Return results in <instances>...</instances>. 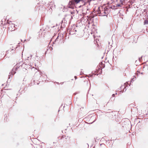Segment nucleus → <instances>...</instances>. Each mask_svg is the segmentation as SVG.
<instances>
[{
    "mask_svg": "<svg viewBox=\"0 0 148 148\" xmlns=\"http://www.w3.org/2000/svg\"><path fill=\"white\" fill-rule=\"evenodd\" d=\"M36 56L37 57H38V56Z\"/></svg>",
    "mask_w": 148,
    "mask_h": 148,
    "instance_id": "nucleus-14",
    "label": "nucleus"
},
{
    "mask_svg": "<svg viewBox=\"0 0 148 148\" xmlns=\"http://www.w3.org/2000/svg\"><path fill=\"white\" fill-rule=\"evenodd\" d=\"M72 3H73V4H74V2H71V4H72Z\"/></svg>",
    "mask_w": 148,
    "mask_h": 148,
    "instance_id": "nucleus-10",
    "label": "nucleus"
},
{
    "mask_svg": "<svg viewBox=\"0 0 148 148\" xmlns=\"http://www.w3.org/2000/svg\"><path fill=\"white\" fill-rule=\"evenodd\" d=\"M148 23V21L147 20H145L144 21V24L145 25L146 24H147Z\"/></svg>",
    "mask_w": 148,
    "mask_h": 148,
    "instance_id": "nucleus-5",
    "label": "nucleus"
},
{
    "mask_svg": "<svg viewBox=\"0 0 148 148\" xmlns=\"http://www.w3.org/2000/svg\"><path fill=\"white\" fill-rule=\"evenodd\" d=\"M140 73V72L138 71L137 72V74L138 75V74H139Z\"/></svg>",
    "mask_w": 148,
    "mask_h": 148,
    "instance_id": "nucleus-8",
    "label": "nucleus"
},
{
    "mask_svg": "<svg viewBox=\"0 0 148 148\" xmlns=\"http://www.w3.org/2000/svg\"><path fill=\"white\" fill-rule=\"evenodd\" d=\"M7 22L8 24V29L10 31H12L15 30V25L12 22L9 20H8Z\"/></svg>",
    "mask_w": 148,
    "mask_h": 148,
    "instance_id": "nucleus-1",
    "label": "nucleus"
},
{
    "mask_svg": "<svg viewBox=\"0 0 148 148\" xmlns=\"http://www.w3.org/2000/svg\"><path fill=\"white\" fill-rule=\"evenodd\" d=\"M36 56L37 57H38V56Z\"/></svg>",
    "mask_w": 148,
    "mask_h": 148,
    "instance_id": "nucleus-12",
    "label": "nucleus"
},
{
    "mask_svg": "<svg viewBox=\"0 0 148 148\" xmlns=\"http://www.w3.org/2000/svg\"><path fill=\"white\" fill-rule=\"evenodd\" d=\"M120 1L121 4H123L124 1V0H120Z\"/></svg>",
    "mask_w": 148,
    "mask_h": 148,
    "instance_id": "nucleus-6",
    "label": "nucleus"
},
{
    "mask_svg": "<svg viewBox=\"0 0 148 148\" xmlns=\"http://www.w3.org/2000/svg\"><path fill=\"white\" fill-rule=\"evenodd\" d=\"M70 138L68 136H63L59 140L60 142L62 143H66L69 140Z\"/></svg>",
    "mask_w": 148,
    "mask_h": 148,
    "instance_id": "nucleus-2",
    "label": "nucleus"
},
{
    "mask_svg": "<svg viewBox=\"0 0 148 148\" xmlns=\"http://www.w3.org/2000/svg\"><path fill=\"white\" fill-rule=\"evenodd\" d=\"M104 145L103 144H100V146H101L102 145Z\"/></svg>",
    "mask_w": 148,
    "mask_h": 148,
    "instance_id": "nucleus-9",
    "label": "nucleus"
},
{
    "mask_svg": "<svg viewBox=\"0 0 148 148\" xmlns=\"http://www.w3.org/2000/svg\"><path fill=\"white\" fill-rule=\"evenodd\" d=\"M112 96H114V94H113Z\"/></svg>",
    "mask_w": 148,
    "mask_h": 148,
    "instance_id": "nucleus-11",
    "label": "nucleus"
},
{
    "mask_svg": "<svg viewBox=\"0 0 148 148\" xmlns=\"http://www.w3.org/2000/svg\"><path fill=\"white\" fill-rule=\"evenodd\" d=\"M36 56L37 57H38V56Z\"/></svg>",
    "mask_w": 148,
    "mask_h": 148,
    "instance_id": "nucleus-13",
    "label": "nucleus"
},
{
    "mask_svg": "<svg viewBox=\"0 0 148 148\" xmlns=\"http://www.w3.org/2000/svg\"><path fill=\"white\" fill-rule=\"evenodd\" d=\"M8 48L10 49H8V51H11L13 50V47L12 46V45H10V46L8 47Z\"/></svg>",
    "mask_w": 148,
    "mask_h": 148,
    "instance_id": "nucleus-4",
    "label": "nucleus"
},
{
    "mask_svg": "<svg viewBox=\"0 0 148 148\" xmlns=\"http://www.w3.org/2000/svg\"><path fill=\"white\" fill-rule=\"evenodd\" d=\"M80 1H82L84 2V5L88 2V0H74L75 3L76 4L78 3Z\"/></svg>",
    "mask_w": 148,
    "mask_h": 148,
    "instance_id": "nucleus-3",
    "label": "nucleus"
},
{
    "mask_svg": "<svg viewBox=\"0 0 148 148\" xmlns=\"http://www.w3.org/2000/svg\"><path fill=\"white\" fill-rule=\"evenodd\" d=\"M116 6L118 7H119L121 6V5L120 4H116Z\"/></svg>",
    "mask_w": 148,
    "mask_h": 148,
    "instance_id": "nucleus-7",
    "label": "nucleus"
}]
</instances>
